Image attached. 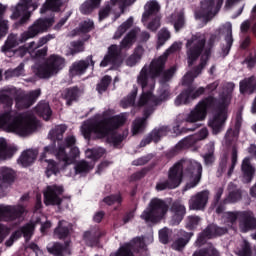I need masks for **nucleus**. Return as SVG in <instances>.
I'll use <instances>...</instances> for the list:
<instances>
[{"mask_svg": "<svg viewBox=\"0 0 256 256\" xmlns=\"http://www.w3.org/2000/svg\"><path fill=\"white\" fill-rule=\"evenodd\" d=\"M36 109L37 113H39L45 121H49V119H51V108L49 107V103L42 102L38 104Z\"/></svg>", "mask_w": 256, "mask_h": 256, "instance_id": "obj_45", "label": "nucleus"}, {"mask_svg": "<svg viewBox=\"0 0 256 256\" xmlns=\"http://www.w3.org/2000/svg\"><path fill=\"white\" fill-rule=\"evenodd\" d=\"M133 27V17L128 18L124 23H122L115 31L113 39H121L128 29Z\"/></svg>", "mask_w": 256, "mask_h": 256, "instance_id": "obj_36", "label": "nucleus"}, {"mask_svg": "<svg viewBox=\"0 0 256 256\" xmlns=\"http://www.w3.org/2000/svg\"><path fill=\"white\" fill-rule=\"evenodd\" d=\"M83 240L85 241L86 245L93 247V245H95V242L97 241L95 231H86L83 235Z\"/></svg>", "mask_w": 256, "mask_h": 256, "instance_id": "obj_54", "label": "nucleus"}, {"mask_svg": "<svg viewBox=\"0 0 256 256\" xmlns=\"http://www.w3.org/2000/svg\"><path fill=\"white\" fill-rule=\"evenodd\" d=\"M205 88L200 87L194 92L193 89L189 88L188 90L182 92L175 100V105L179 107L180 105H187L192 99H197L199 95H203Z\"/></svg>", "mask_w": 256, "mask_h": 256, "instance_id": "obj_22", "label": "nucleus"}, {"mask_svg": "<svg viewBox=\"0 0 256 256\" xmlns=\"http://www.w3.org/2000/svg\"><path fill=\"white\" fill-rule=\"evenodd\" d=\"M139 33H141V28L136 27L125 35L120 42V48L117 45H111L108 48V54L101 61L100 67H107V65H114V67H117L119 63H121V58L119 57L121 49H131V47L135 45L137 35H139Z\"/></svg>", "mask_w": 256, "mask_h": 256, "instance_id": "obj_9", "label": "nucleus"}, {"mask_svg": "<svg viewBox=\"0 0 256 256\" xmlns=\"http://www.w3.org/2000/svg\"><path fill=\"white\" fill-rule=\"evenodd\" d=\"M101 5V0H86L80 7L81 13L83 15H89L93 13L94 9H97Z\"/></svg>", "mask_w": 256, "mask_h": 256, "instance_id": "obj_38", "label": "nucleus"}, {"mask_svg": "<svg viewBox=\"0 0 256 256\" xmlns=\"http://www.w3.org/2000/svg\"><path fill=\"white\" fill-rule=\"evenodd\" d=\"M55 237L57 239H63L69 235V223L65 221H60L58 227L54 231Z\"/></svg>", "mask_w": 256, "mask_h": 256, "instance_id": "obj_44", "label": "nucleus"}, {"mask_svg": "<svg viewBox=\"0 0 256 256\" xmlns=\"http://www.w3.org/2000/svg\"><path fill=\"white\" fill-rule=\"evenodd\" d=\"M228 190L229 194L224 200V203H237L241 199V191L233 184H229Z\"/></svg>", "mask_w": 256, "mask_h": 256, "instance_id": "obj_41", "label": "nucleus"}, {"mask_svg": "<svg viewBox=\"0 0 256 256\" xmlns=\"http://www.w3.org/2000/svg\"><path fill=\"white\" fill-rule=\"evenodd\" d=\"M224 233H227V229L219 228L216 225H210L204 230L203 235L204 237L211 239L212 237H215V235H224Z\"/></svg>", "mask_w": 256, "mask_h": 256, "instance_id": "obj_43", "label": "nucleus"}, {"mask_svg": "<svg viewBox=\"0 0 256 256\" xmlns=\"http://www.w3.org/2000/svg\"><path fill=\"white\" fill-rule=\"evenodd\" d=\"M53 23H55V20L53 18L38 19L31 26H29L28 30L23 32L19 38L15 34L9 35L5 44L1 48L2 53H5V55L9 57L11 49L17 47L19 43H25L26 41H29V39H35L37 35L45 33V31H47V29L51 27Z\"/></svg>", "mask_w": 256, "mask_h": 256, "instance_id": "obj_6", "label": "nucleus"}, {"mask_svg": "<svg viewBox=\"0 0 256 256\" xmlns=\"http://www.w3.org/2000/svg\"><path fill=\"white\" fill-rule=\"evenodd\" d=\"M39 5L37 3L33 2V0H20L19 3L15 6H12L10 8L12 14L11 19H20V24L23 25V23H27L29 21V18L31 17V9L32 11H35Z\"/></svg>", "mask_w": 256, "mask_h": 256, "instance_id": "obj_15", "label": "nucleus"}, {"mask_svg": "<svg viewBox=\"0 0 256 256\" xmlns=\"http://www.w3.org/2000/svg\"><path fill=\"white\" fill-rule=\"evenodd\" d=\"M233 89H235V84L231 82L227 83L225 91L220 95L219 100L215 99L216 111L208 123L214 135L221 133L223 125H225V121H227V108L231 103V93H233Z\"/></svg>", "mask_w": 256, "mask_h": 256, "instance_id": "obj_7", "label": "nucleus"}, {"mask_svg": "<svg viewBox=\"0 0 256 256\" xmlns=\"http://www.w3.org/2000/svg\"><path fill=\"white\" fill-rule=\"evenodd\" d=\"M144 27H146V29H149V31H157V29L161 27V16L151 17L149 21L144 24Z\"/></svg>", "mask_w": 256, "mask_h": 256, "instance_id": "obj_50", "label": "nucleus"}, {"mask_svg": "<svg viewBox=\"0 0 256 256\" xmlns=\"http://www.w3.org/2000/svg\"><path fill=\"white\" fill-rule=\"evenodd\" d=\"M219 33L225 37L226 53H229L231 45H233V25L230 22H226L220 26Z\"/></svg>", "mask_w": 256, "mask_h": 256, "instance_id": "obj_30", "label": "nucleus"}, {"mask_svg": "<svg viewBox=\"0 0 256 256\" xmlns=\"http://www.w3.org/2000/svg\"><path fill=\"white\" fill-rule=\"evenodd\" d=\"M33 231H35V223L27 224L22 228L21 231H16L10 237V239L6 242L7 247H11L15 239H19V237H21V233H23V236L25 237V239L29 241V239H31V235H33Z\"/></svg>", "mask_w": 256, "mask_h": 256, "instance_id": "obj_27", "label": "nucleus"}, {"mask_svg": "<svg viewBox=\"0 0 256 256\" xmlns=\"http://www.w3.org/2000/svg\"><path fill=\"white\" fill-rule=\"evenodd\" d=\"M145 243H147L145 238H134L130 243L125 244L118 250V252L113 253L110 256H133L132 251L145 253V251H147V245H145Z\"/></svg>", "mask_w": 256, "mask_h": 256, "instance_id": "obj_17", "label": "nucleus"}, {"mask_svg": "<svg viewBox=\"0 0 256 256\" xmlns=\"http://www.w3.org/2000/svg\"><path fill=\"white\" fill-rule=\"evenodd\" d=\"M207 135H209V131L207 130V128H203L200 131L198 138L197 136H188L176 144V149L177 151H181V149H189V147H191L192 145H195L197 141L205 139Z\"/></svg>", "mask_w": 256, "mask_h": 256, "instance_id": "obj_24", "label": "nucleus"}, {"mask_svg": "<svg viewBox=\"0 0 256 256\" xmlns=\"http://www.w3.org/2000/svg\"><path fill=\"white\" fill-rule=\"evenodd\" d=\"M167 133H169V128L165 126L154 129L148 137L141 141L140 147H145V145H149L152 141H154V143H158L161 137H165Z\"/></svg>", "mask_w": 256, "mask_h": 256, "instance_id": "obj_26", "label": "nucleus"}, {"mask_svg": "<svg viewBox=\"0 0 256 256\" xmlns=\"http://www.w3.org/2000/svg\"><path fill=\"white\" fill-rule=\"evenodd\" d=\"M137 97V88L134 87L131 94L128 95L126 98H124L120 105L123 107V109H127V107H132V105H135V98Z\"/></svg>", "mask_w": 256, "mask_h": 256, "instance_id": "obj_49", "label": "nucleus"}, {"mask_svg": "<svg viewBox=\"0 0 256 256\" xmlns=\"http://www.w3.org/2000/svg\"><path fill=\"white\" fill-rule=\"evenodd\" d=\"M24 65L20 64L17 68L13 70H8L6 72V77H21V75H25Z\"/></svg>", "mask_w": 256, "mask_h": 256, "instance_id": "obj_56", "label": "nucleus"}, {"mask_svg": "<svg viewBox=\"0 0 256 256\" xmlns=\"http://www.w3.org/2000/svg\"><path fill=\"white\" fill-rule=\"evenodd\" d=\"M39 45L37 42L32 41L26 46L20 47V51H23L22 55H29L33 57V59H41V57H45L47 55V48L39 49Z\"/></svg>", "mask_w": 256, "mask_h": 256, "instance_id": "obj_25", "label": "nucleus"}, {"mask_svg": "<svg viewBox=\"0 0 256 256\" xmlns=\"http://www.w3.org/2000/svg\"><path fill=\"white\" fill-rule=\"evenodd\" d=\"M169 235H171V231L167 228H163L159 231V239L161 243H168L169 242Z\"/></svg>", "mask_w": 256, "mask_h": 256, "instance_id": "obj_59", "label": "nucleus"}, {"mask_svg": "<svg viewBox=\"0 0 256 256\" xmlns=\"http://www.w3.org/2000/svg\"><path fill=\"white\" fill-rule=\"evenodd\" d=\"M209 202V191L204 190L193 195L189 200V207L194 211H201L207 207Z\"/></svg>", "mask_w": 256, "mask_h": 256, "instance_id": "obj_21", "label": "nucleus"}, {"mask_svg": "<svg viewBox=\"0 0 256 256\" xmlns=\"http://www.w3.org/2000/svg\"><path fill=\"white\" fill-rule=\"evenodd\" d=\"M63 67H65V59L59 55H51L46 63L38 68L37 75L41 79H49L57 75Z\"/></svg>", "mask_w": 256, "mask_h": 256, "instance_id": "obj_12", "label": "nucleus"}, {"mask_svg": "<svg viewBox=\"0 0 256 256\" xmlns=\"http://www.w3.org/2000/svg\"><path fill=\"white\" fill-rule=\"evenodd\" d=\"M252 253L253 252L251 251V245H249V242H247V240L243 241L241 249L236 252L238 256H251Z\"/></svg>", "mask_w": 256, "mask_h": 256, "instance_id": "obj_55", "label": "nucleus"}, {"mask_svg": "<svg viewBox=\"0 0 256 256\" xmlns=\"http://www.w3.org/2000/svg\"><path fill=\"white\" fill-rule=\"evenodd\" d=\"M245 213H239V212H226L224 214V219H226L227 221V225L228 227H233V224L237 221V219H239V217H243V220L245 219ZM241 220V222L243 221Z\"/></svg>", "mask_w": 256, "mask_h": 256, "instance_id": "obj_46", "label": "nucleus"}, {"mask_svg": "<svg viewBox=\"0 0 256 256\" xmlns=\"http://www.w3.org/2000/svg\"><path fill=\"white\" fill-rule=\"evenodd\" d=\"M104 203L107 205H113V203H121V196L120 195H112L104 198Z\"/></svg>", "mask_w": 256, "mask_h": 256, "instance_id": "obj_63", "label": "nucleus"}, {"mask_svg": "<svg viewBox=\"0 0 256 256\" xmlns=\"http://www.w3.org/2000/svg\"><path fill=\"white\" fill-rule=\"evenodd\" d=\"M0 129L7 133H15L19 137H29L37 129V120L33 114H19L7 109L0 114Z\"/></svg>", "mask_w": 256, "mask_h": 256, "instance_id": "obj_5", "label": "nucleus"}, {"mask_svg": "<svg viewBox=\"0 0 256 256\" xmlns=\"http://www.w3.org/2000/svg\"><path fill=\"white\" fill-rule=\"evenodd\" d=\"M193 256H219V252L210 246L207 249L200 250L199 252H195Z\"/></svg>", "mask_w": 256, "mask_h": 256, "instance_id": "obj_58", "label": "nucleus"}, {"mask_svg": "<svg viewBox=\"0 0 256 256\" xmlns=\"http://www.w3.org/2000/svg\"><path fill=\"white\" fill-rule=\"evenodd\" d=\"M93 167H94L93 163H88L87 161H80L76 165L75 171L76 173H89V171H91Z\"/></svg>", "mask_w": 256, "mask_h": 256, "instance_id": "obj_52", "label": "nucleus"}, {"mask_svg": "<svg viewBox=\"0 0 256 256\" xmlns=\"http://www.w3.org/2000/svg\"><path fill=\"white\" fill-rule=\"evenodd\" d=\"M208 153L204 155V161L206 165H211L215 158L213 157V152L215 151V143L210 142L207 145Z\"/></svg>", "mask_w": 256, "mask_h": 256, "instance_id": "obj_53", "label": "nucleus"}, {"mask_svg": "<svg viewBox=\"0 0 256 256\" xmlns=\"http://www.w3.org/2000/svg\"><path fill=\"white\" fill-rule=\"evenodd\" d=\"M85 155L87 159H93V161H97V159H100V157H103V155H105V149L103 148L87 149L85 152Z\"/></svg>", "mask_w": 256, "mask_h": 256, "instance_id": "obj_48", "label": "nucleus"}, {"mask_svg": "<svg viewBox=\"0 0 256 256\" xmlns=\"http://www.w3.org/2000/svg\"><path fill=\"white\" fill-rule=\"evenodd\" d=\"M199 221H201V218H199V216H189L188 227H195L199 225Z\"/></svg>", "mask_w": 256, "mask_h": 256, "instance_id": "obj_64", "label": "nucleus"}, {"mask_svg": "<svg viewBox=\"0 0 256 256\" xmlns=\"http://www.w3.org/2000/svg\"><path fill=\"white\" fill-rule=\"evenodd\" d=\"M13 155H15V151L7 147V142L5 141V139L0 138V161L11 159Z\"/></svg>", "mask_w": 256, "mask_h": 256, "instance_id": "obj_37", "label": "nucleus"}, {"mask_svg": "<svg viewBox=\"0 0 256 256\" xmlns=\"http://www.w3.org/2000/svg\"><path fill=\"white\" fill-rule=\"evenodd\" d=\"M61 195H63V186H48L44 192L45 205H60Z\"/></svg>", "mask_w": 256, "mask_h": 256, "instance_id": "obj_19", "label": "nucleus"}, {"mask_svg": "<svg viewBox=\"0 0 256 256\" xmlns=\"http://www.w3.org/2000/svg\"><path fill=\"white\" fill-rule=\"evenodd\" d=\"M16 177L17 172L13 168L7 166L0 167V183H2V185H0V197H5L7 186L11 185Z\"/></svg>", "mask_w": 256, "mask_h": 256, "instance_id": "obj_18", "label": "nucleus"}, {"mask_svg": "<svg viewBox=\"0 0 256 256\" xmlns=\"http://www.w3.org/2000/svg\"><path fill=\"white\" fill-rule=\"evenodd\" d=\"M65 131H67L66 125H58L49 132V139L58 142L57 145L53 143L46 146L40 155V161L46 167L47 177L57 175L61 169L67 167V165H72L80 155L79 148L73 147L75 145V137H67L65 145L61 142Z\"/></svg>", "mask_w": 256, "mask_h": 256, "instance_id": "obj_2", "label": "nucleus"}, {"mask_svg": "<svg viewBox=\"0 0 256 256\" xmlns=\"http://www.w3.org/2000/svg\"><path fill=\"white\" fill-rule=\"evenodd\" d=\"M183 47V43L174 42L158 59H154L149 68L144 66L140 71L137 77V83L142 88V95L140 96L137 107H143L146 105L148 107L144 112V117L136 119L133 122L132 126V135H137V133H141L145 127V121L153 111H155V106L159 104L157 98L153 95V89H155V79L153 77H157L163 71V67H165V61L171 53H175L177 51H181Z\"/></svg>", "mask_w": 256, "mask_h": 256, "instance_id": "obj_1", "label": "nucleus"}, {"mask_svg": "<svg viewBox=\"0 0 256 256\" xmlns=\"http://www.w3.org/2000/svg\"><path fill=\"white\" fill-rule=\"evenodd\" d=\"M137 0H110L106 4V6L99 11V21H103V19H107L109 17V13H111V9L115 7V5H119L121 13H123L125 7H129V5H133Z\"/></svg>", "mask_w": 256, "mask_h": 256, "instance_id": "obj_20", "label": "nucleus"}, {"mask_svg": "<svg viewBox=\"0 0 256 256\" xmlns=\"http://www.w3.org/2000/svg\"><path fill=\"white\" fill-rule=\"evenodd\" d=\"M183 169H186L185 177L188 179L185 191L193 189V187H197L199 181H201L203 166H201L199 162L187 160L178 162L172 168H170L168 180L158 183L156 185L157 191H165V189H175L179 187L183 179Z\"/></svg>", "mask_w": 256, "mask_h": 256, "instance_id": "obj_4", "label": "nucleus"}, {"mask_svg": "<svg viewBox=\"0 0 256 256\" xmlns=\"http://www.w3.org/2000/svg\"><path fill=\"white\" fill-rule=\"evenodd\" d=\"M111 84V77L104 76L101 80V82L97 86L98 93H105L107 91V88Z\"/></svg>", "mask_w": 256, "mask_h": 256, "instance_id": "obj_57", "label": "nucleus"}, {"mask_svg": "<svg viewBox=\"0 0 256 256\" xmlns=\"http://www.w3.org/2000/svg\"><path fill=\"white\" fill-rule=\"evenodd\" d=\"M83 42L78 41V42H72L71 43V54L75 55V53H81L83 51Z\"/></svg>", "mask_w": 256, "mask_h": 256, "instance_id": "obj_61", "label": "nucleus"}, {"mask_svg": "<svg viewBox=\"0 0 256 256\" xmlns=\"http://www.w3.org/2000/svg\"><path fill=\"white\" fill-rule=\"evenodd\" d=\"M240 93H248L251 95L256 91V77L251 76L240 81Z\"/></svg>", "mask_w": 256, "mask_h": 256, "instance_id": "obj_34", "label": "nucleus"}, {"mask_svg": "<svg viewBox=\"0 0 256 256\" xmlns=\"http://www.w3.org/2000/svg\"><path fill=\"white\" fill-rule=\"evenodd\" d=\"M67 0H46L42 6L40 13H47V11H59V7Z\"/></svg>", "mask_w": 256, "mask_h": 256, "instance_id": "obj_40", "label": "nucleus"}, {"mask_svg": "<svg viewBox=\"0 0 256 256\" xmlns=\"http://www.w3.org/2000/svg\"><path fill=\"white\" fill-rule=\"evenodd\" d=\"M170 21L173 23L175 31H179L185 27V14L180 12H175L170 16Z\"/></svg>", "mask_w": 256, "mask_h": 256, "instance_id": "obj_35", "label": "nucleus"}, {"mask_svg": "<svg viewBox=\"0 0 256 256\" xmlns=\"http://www.w3.org/2000/svg\"><path fill=\"white\" fill-rule=\"evenodd\" d=\"M89 63H91L92 67L95 65V62H93V57L91 56H89L86 60H81L79 62L74 63L70 68V75H83V73L87 71Z\"/></svg>", "mask_w": 256, "mask_h": 256, "instance_id": "obj_29", "label": "nucleus"}, {"mask_svg": "<svg viewBox=\"0 0 256 256\" xmlns=\"http://www.w3.org/2000/svg\"><path fill=\"white\" fill-rule=\"evenodd\" d=\"M25 212V207L18 206H4L0 205V220L13 221L17 217H21ZM9 235V229L0 224V243Z\"/></svg>", "mask_w": 256, "mask_h": 256, "instance_id": "obj_14", "label": "nucleus"}, {"mask_svg": "<svg viewBox=\"0 0 256 256\" xmlns=\"http://www.w3.org/2000/svg\"><path fill=\"white\" fill-rule=\"evenodd\" d=\"M169 207L163 200L158 198H153L150 201L149 208L144 210L141 215V219H144L147 223H155L159 219L163 218L165 213H167Z\"/></svg>", "mask_w": 256, "mask_h": 256, "instance_id": "obj_11", "label": "nucleus"}, {"mask_svg": "<svg viewBox=\"0 0 256 256\" xmlns=\"http://www.w3.org/2000/svg\"><path fill=\"white\" fill-rule=\"evenodd\" d=\"M176 71H177V68L175 66H173L170 69H168L166 72H164L162 82L165 83V82L169 81V79H171V77H173V75H175Z\"/></svg>", "mask_w": 256, "mask_h": 256, "instance_id": "obj_62", "label": "nucleus"}, {"mask_svg": "<svg viewBox=\"0 0 256 256\" xmlns=\"http://www.w3.org/2000/svg\"><path fill=\"white\" fill-rule=\"evenodd\" d=\"M171 211L173 213L171 224L179 225L183 221V217H185V206L179 202H175L172 205Z\"/></svg>", "mask_w": 256, "mask_h": 256, "instance_id": "obj_32", "label": "nucleus"}, {"mask_svg": "<svg viewBox=\"0 0 256 256\" xmlns=\"http://www.w3.org/2000/svg\"><path fill=\"white\" fill-rule=\"evenodd\" d=\"M182 233L184 238L176 240L172 245V248L175 249V251H181V249H183V247H185L187 243H189V240L191 239V233Z\"/></svg>", "mask_w": 256, "mask_h": 256, "instance_id": "obj_47", "label": "nucleus"}, {"mask_svg": "<svg viewBox=\"0 0 256 256\" xmlns=\"http://www.w3.org/2000/svg\"><path fill=\"white\" fill-rule=\"evenodd\" d=\"M221 5H223V0H205L202 2L201 10L196 13V19L207 25V22L219 13Z\"/></svg>", "mask_w": 256, "mask_h": 256, "instance_id": "obj_16", "label": "nucleus"}, {"mask_svg": "<svg viewBox=\"0 0 256 256\" xmlns=\"http://www.w3.org/2000/svg\"><path fill=\"white\" fill-rule=\"evenodd\" d=\"M161 11V5L157 0H150L144 5V12L142 14V23L146 25L147 21L151 19V17H157V13Z\"/></svg>", "mask_w": 256, "mask_h": 256, "instance_id": "obj_23", "label": "nucleus"}, {"mask_svg": "<svg viewBox=\"0 0 256 256\" xmlns=\"http://www.w3.org/2000/svg\"><path fill=\"white\" fill-rule=\"evenodd\" d=\"M81 95H82L81 90H79L76 87L67 89L65 92L66 104L72 105L73 103H75V101H77V99L81 97Z\"/></svg>", "mask_w": 256, "mask_h": 256, "instance_id": "obj_39", "label": "nucleus"}, {"mask_svg": "<svg viewBox=\"0 0 256 256\" xmlns=\"http://www.w3.org/2000/svg\"><path fill=\"white\" fill-rule=\"evenodd\" d=\"M40 95L41 89L26 94L23 90H17L15 87H6L0 91V103L9 108L13 106V99H15L17 109H27L37 101Z\"/></svg>", "mask_w": 256, "mask_h": 256, "instance_id": "obj_8", "label": "nucleus"}, {"mask_svg": "<svg viewBox=\"0 0 256 256\" xmlns=\"http://www.w3.org/2000/svg\"><path fill=\"white\" fill-rule=\"evenodd\" d=\"M207 37L204 33H196L186 43L188 65L191 66L203 52Z\"/></svg>", "mask_w": 256, "mask_h": 256, "instance_id": "obj_10", "label": "nucleus"}, {"mask_svg": "<svg viewBox=\"0 0 256 256\" xmlns=\"http://www.w3.org/2000/svg\"><path fill=\"white\" fill-rule=\"evenodd\" d=\"M207 109H215L213 115L217 111V106L215 105V98L208 97L201 101L195 109H193L185 118L187 123H197V121H205L207 117Z\"/></svg>", "mask_w": 256, "mask_h": 256, "instance_id": "obj_13", "label": "nucleus"}, {"mask_svg": "<svg viewBox=\"0 0 256 256\" xmlns=\"http://www.w3.org/2000/svg\"><path fill=\"white\" fill-rule=\"evenodd\" d=\"M37 155H39V151L37 149L25 150L18 158V164L22 165V167H29V165H33V163H35Z\"/></svg>", "mask_w": 256, "mask_h": 256, "instance_id": "obj_28", "label": "nucleus"}, {"mask_svg": "<svg viewBox=\"0 0 256 256\" xmlns=\"http://www.w3.org/2000/svg\"><path fill=\"white\" fill-rule=\"evenodd\" d=\"M94 27V23L92 20H86L80 25V31L82 33H89V31H92Z\"/></svg>", "mask_w": 256, "mask_h": 256, "instance_id": "obj_60", "label": "nucleus"}, {"mask_svg": "<svg viewBox=\"0 0 256 256\" xmlns=\"http://www.w3.org/2000/svg\"><path fill=\"white\" fill-rule=\"evenodd\" d=\"M171 39V32L167 28H162L158 32V47H163L164 43H167Z\"/></svg>", "mask_w": 256, "mask_h": 256, "instance_id": "obj_51", "label": "nucleus"}, {"mask_svg": "<svg viewBox=\"0 0 256 256\" xmlns=\"http://www.w3.org/2000/svg\"><path fill=\"white\" fill-rule=\"evenodd\" d=\"M242 172L244 183H251L253 177L255 176V167L251 165V159L244 158L242 162Z\"/></svg>", "mask_w": 256, "mask_h": 256, "instance_id": "obj_33", "label": "nucleus"}, {"mask_svg": "<svg viewBox=\"0 0 256 256\" xmlns=\"http://www.w3.org/2000/svg\"><path fill=\"white\" fill-rule=\"evenodd\" d=\"M209 55H210V52L207 50L203 53L199 68L195 72H188L184 76L183 78L184 85H189V83H193V80L195 79V77H197V75L201 73V69H203V67L207 65V59H209Z\"/></svg>", "mask_w": 256, "mask_h": 256, "instance_id": "obj_31", "label": "nucleus"}, {"mask_svg": "<svg viewBox=\"0 0 256 256\" xmlns=\"http://www.w3.org/2000/svg\"><path fill=\"white\" fill-rule=\"evenodd\" d=\"M48 253L54 256H65L69 255V248L67 246L63 247L59 243H54L52 246L47 247Z\"/></svg>", "mask_w": 256, "mask_h": 256, "instance_id": "obj_42", "label": "nucleus"}, {"mask_svg": "<svg viewBox=\"0 0 256 256\" xmlns=\"http://www.w3.org/2000/svg\"><path fill=\"white\" fill-rule=\"evenodd\" d=\"M127 120L125 114L110 117L109 112H104L103 115L98 114L94 118L85 121L81 126V133L85 139H89L94 135L97 139L107 138L108 143L114 147H119L123 136L115 133L117 127H121Z\"/></svg>", "mask_w": 256, "mask_h": 256, "instance_id": "obj_3", "label": "nucleus"}]
</instances>
